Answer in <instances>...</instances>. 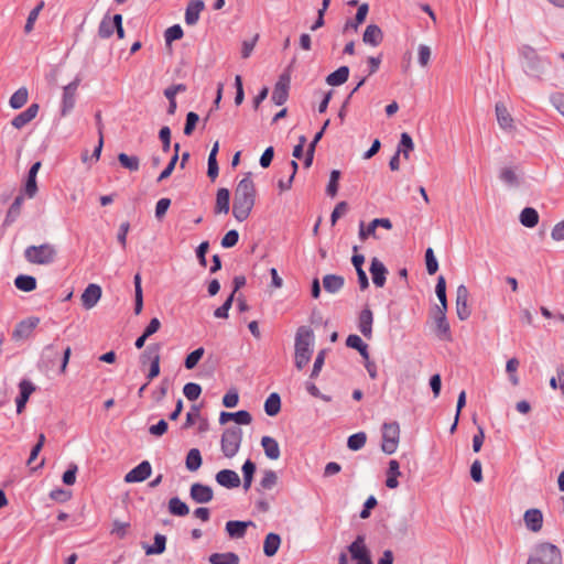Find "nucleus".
I'll return each instance as SVG.
<instances>
[{
  "label": "nucleus",
  "instance_id": "obj_9",
  "mask_svg": "<svg viewBox=\"0 0 564 564\" xmlns=\"http://www.w3.org/2000/svg\"><path fill=\"white\" fill-rule=\"evenodd\" d=\"M468 297H469L468 289L464 284L458 285L457 290H456L455 304H456V314L460 321H466L467 318H469V316L471 314V311H470V307L468 304Z\"/></svg>",
  "mask_w": 564,
  "mask_h": 564
},
{
  "label": "nucleus",
  "instance_id": "obj_13",
  "mask_svg": "<svg viewBox=\"0 0 564 564\" xmlns=\"http://www.w3.org/2000/svg\"><path fill=\"white\" fill-rule=\"evenodd\" d=\"M432 318L435 324V332H436L437 337L443 340H451L452 335H451L449 324L446 318V313H444L442 311L433 310Z\"/></svg>",
  "mask_w": 564,
  "mask_h": 564
},
{
  "label": "nucleus",
  "instance_id": "obj_25",
  "mask_svg": "<svg viewBox=\"0 0 564 564\" xmlns=\"http://www.w3.org/2000/svg\"><path fill=\"white\" fill-rule=\"evenodd\" d=\"M252 521H228L226 523V532L231 539H242L249 527H253Z\"/></svg>",
  "mask_w": 564,
  "mask_h": 564
},
{
  "label": "nucleus",
  "instance_id": "obj_29",
  "mask_svg": "<svg viewBox=\"0 0 564 564\" xmlns=\"http://www.w3.org/2000/svg\"><path fill=\"white\" fill-rule=\"evenodd\" d=\"M345 284V279L337 274H326L323 278V286L330 294L338 293Z\"/></svg>",
  "mask_w": 564,
  "mask_h": 564
},
{
  "label": "nucleus",
  "instance_id": "obj_33",
  "mask_svg": "<svg viewBox=\"0 0 564 564\" xmlns=\"http://www.w3.org/2000/svg\"><path fill=\"white\" fill-rule=\"evenodd\" d=\"M500 180L510 187H518L521 183V175L514 167H505L500 172Z\"/></svg>",
  "mask_w": 564,
  "mask_h": 564
},
{
  "label": "nucleus",
  "instance_id": "obj_21",
  "mask_svg": "<svg viewBox=\"0 0 564 564\" xmlns=\"http://www.w3.org/2000/svg\"><path fill=\"white\" fill-rule=\"evenodd\" d=\"M496 117L498 124L503 130L513 129V118L505 102L499 101L496 104Z\"/></svg>",
  "mask_w": 564,
  "mask_h": 564
},
{
  "label": "nucleus",
  "instance_id": "obj_63",
  "mask_svg": "<svg viewBox=\"0 0 564 564\" xmlns=\"http://www.w3.org/2000/svg\"><path fill=\"white\" fill-rule=\"evenodd\" d=\"M239 239V234L237 230H229L221 239V246L224 248H231L237 245Z\"/></svg>",
  "mask_w": 564,
  "mask_h": 564
},
{
  "label": "nucleus",
  "instance_id": "obj_7",
  "mask_svg": "<svg viewBox=\"0 0 564 564\" xmlns=\"http://www.w3.org/2000/svg\"><path fill=\"white\" fill-rule=\"evenodd\" d=\"M80 79L76 78L68 85L64 86L62 101H61V116L66 117L75 107L76 91L79 86Z\"/></svg>",
  "mask_w": 564,
  "mask_h": 564
},
{
  "label": "nucleus",
  "instance_id": "obj_47",
  "mask_svg": "<svg viewBox=\"0 0 564 564\" xmlns=\"http://www.w3.org/2000/svg\"><path fill=\"white\" fill-rule=\"evenodd\" d=\"M22 204L23 197L21 195L17 196L7 213L4 224L9 225L18 218Z\"/></svg>",
  "mask_w": 564,
  "mask_h": 564
},
{
  "label": "nucleus",
  "instance_id": "obj_40",
  "mask_svg": "<svg viewBox=\"0 0 564 564\" xmlns=\"http://www.w3.org/2000/svg\"><path fill=\"white\" fill-rule=\"evenodd\" d=\"M169 511L173 516L185 517L188 514L189 508L180 498L173 497L169 500Z\"/></svg>",
  "mask_w": 564,
  "mask_h": 564
},
{
  "label": "nucleus",
  "instance_id": "obj_23",
  "mask_svg": "<svg viewBox=\"0 0 564 564\" xmlns=\"http://www.w3.org/2000/svg\"><path fill=\"white\" fill-rule=\"evenodd\" d=\"M216 481L225 488H236L240 485L239 475L231 469H223L216 474Z\"/></svg>",
  "mask_w": 564,
  "mask_h": 564
},
{
  "label": "nucleus",
  "instance_id": "obj_12",
  "mask_svg": "<svg viewBox=\"0 0 564 564\" xmlns=\"http://www.w3.org/2000/svg\"><path fill=\"white\" fill-rule=\"evenodd\" d=\"M520 54L525 61L528 72L535 75L543 70V61L533 48L524 46L521 48Z\"/></svg>",
  "mask_w": 564,
  "mask_h": 564
},
{
  "label": "nucleus",
  "instance_id": "obj_17",
  "mask_svg": "<svg viewBox=\"0 0 564 564\" xmlns=\"http://www.w3.org/2000/svg\"><path fill=\"white\" fill-rule=\"evenodd\" d=\"M40 106L37 104L30 105L24 111L17 115L12 121L11 124L13 128L20 130L24 128L26 124H29L33 119L36 118L39 113Z\"/></svg>",
  "mask_w": 564,
  "mask_h": 564
},
{
  "label": "nucleus",
  "instance_id": "obj_46",
  "mask_svg": "<svg viewBox=\"0 0 564 564\" xmlns=\"http://www.w3.org/2000/svg\"><path fill=\"white\" fill-rule=\"evenodd\" d=\"M278 484V475L272 469H267L263 471L262 478L260 480V488L263 490H271Z\"/></svg>",
  "mask_w": 564,
  "mask_h": 564
},
{
  "label": "nucleus",
  "instance_id": "obj_54",
  "mask_svg": "<svg viewBox=\"0 0 564 564\" xmlns=\"http://www.w3.org/2000/svg\"><path fill=\"white\" fill-rule=\"evenodd\" d=\"M367 436L364 432H359L356 434H352L348 437L347 446L351 451H358L362 448L366 444Z\"/></svg>",
  "mask_w": 564,
  "mask_h": 564
},
{
  "label": "nucleus",
  "instance_id": "obj_20",
  "mask_svg": "<svg viewBox=\"0 0 564 564\" xmlns=\"http://www.w3.org/2000/svg\"><path fill=\"white\" fill-rule=\"evenodd\" d=\"M19 389H20V395L17 398L15 402H17V412L20 414L24 411L30 395L35 391V386L31 381L23 379L19 383Z\"/></svg>",
  "mask_w": 564,
  "mask_h": 564
},
{
  "label": "nucleus",
  "instance_id": "obj_43",
  "mask_svg": "<svg viewBox=\"0 0 564 564\" xmlns=\"http://www.w3.org/2000/svg\"><path fill=\"white\" fill-rule=\"evenodd\" d=\"M28 89L25 87H21L10 97L9 105L12 109H20L28 102Z\"/></svg>",
  "mask_w": 564,
  "mask_h": 564
},
{
  "label": "nucleus",
  "instance_id": "obj_27",
  "mask_svg": "<svg viewBox=\"0 0 564 564\" xmlns=\"http://www.w3.org/2000/svg\"><path fill=\"white\" fill-rule=\"evenodd\" d=\"M383 40V33L381 29L376 24H370L366 28L362 41L371 46H378Z\"/></svg>",
  "mask_w": 564,
  "mask_h": 564
},
{
  "label": "nucleus",
  "instance_id": "obj_2",
  "mask_svg": "<svg viewBox=\"0 0 564 564\" xmlns=\"http://www.w3.org/2000/svg\"><path fill=\"white\" fill-rule=\"evenodd\" d=\"M314 333L307 326H301L295 335V366L303 369L310 361L313 354Z\"/></svg>",
  "mask_w": 564,
  "mask_h": 564
},
{
  "label": "nucleus",
  "instance_id": "obj_51",
  "mask_svg": "<svg viewBox=\"0 0 564 564\" xmlns=\"http://www.w3.org/2000/svg\"><path fill=\"white\" fill-rule=\"evenodd\" d=\"M256 471V465L251 460H246L242 465V473H243V488L245 490H248L252 484L253 474Z\"/></svg>",
  "mask_w": 564,
  "mask_h": 564
},
{
  "label": "nucleus",
  "instance_id": "obj_26",
  "mask_svg": "<svg viewBox=\"0 0 564 564\" xmlns=\"http://www.w3.org/2000/svg\"><path fill=\"white\" fill-rule=\"evenodd\" d=\"M205 3L203 0H193L187 4L185 11V23L187 25H195L199 20V14L204 10Z\"/></svg>",
  "mask_w": 564,
  "mask_h": 564
},
{
  "label": "nucleus",
  "instance_id": "obj_36",
  "mask_svg": "<svg viewBox=\"0 0 564 564\" xmlns=\"http://www.w3.org/2000/svg\"><path fill=\"white\" fill-rule=\"evenodd\" d=\"M346 345L349 348L356 349L359 351L364 360L369 359L368 345L364 343V340L358 335H349L346 339Z\"/></svg>",
  "mask_w": 564,
  "mask_h": 564
},
{
  "label": "nucleus",
  "instance_id": "obj_31",
  "mask_svg": "<svg viewBox=\"0 0 564 564\" xmlns=\"http://www.w3.org/2000/svg\"><path fill=\"white\" fill-rule=\"evenodd\" d=\"M147 555H160L165 551L166 547V536L160 533L154 535L153 545L143 544L142 545Z\"/></svg>",
  "mask_w": 564,
  "mask_h": 564
},
{
  "label": "nucleus",
  "instance_id": "obj_16",
  "mask_svg": "<svg viewBox=\"0 0 564 564\" xmlns=\"http://www.w3.org/2000/svg\"><path fill=\"white\" fill-rule=\"evenodd\" d=\"M189 496L196 503H207L213 500L214 491L209 486L195 482L191 486Z\"/></svg>",
  "mask_w": 564,
  "mask_h": 564
},
{
  "label": "nucleus",
  "instance_id": "obj_58",
  "mask_svg": "<svg viewBox=\"0 0 564 564\" xmlns=\"http://www.w3.org/2000/svg\"><path fill=\"white\" fill-rule=\"evenodd\" d=\"M183 34V30L178 24L170 26L164 33L166 44L170 45L173 41L182 39Z\"/></svg>",
  "mask_w": 564,
  "mask_h": 564
},
{
  "label": "nucleus",
  "instance_id": "obj_11",
  "mask_svg": "<svg viewBox=\"0 0 564 564\" xmlns=\"http://www.w3.org/2000/svg\"><path fill=\"white\" fill-rule=\"evenodd\" d=\"M291 78L289 74H282L276 82L273 93L272 101L281 106L288 100Z\"/></svg>",
  "mask_w": 564,
  "mask_h": 564
},
{
  "label": "nucleus",
  "instance_id": "obj_18",
  "mask_svg": "<svg viewBox=\"0 0 564 564\" xmlns=\"http://www.w3.org/2000/svg\"><path fill=\"white\" fill-rule=\"evenodd\" d=\"M101 288L98 284H89L83 292L80 300L83 303V306L86 310H91L96 306V304L99 302L101 297Z\"/></svg>",
  "mask_w": 564,
  "mask_h": 564
},
{
  "label": "nucleus",
  "instance_id": "obj_44",
  "mask_svg": "<svg viewBox=\"0 0 564 564\" xmlns=\"http://www.w3.org/2000/svg\"><path fill=\"white\" fill-rule=\"evenodd\" d=\"M281 410V399L278 393H271L264 402V411L268 415L274 416Z\"/></svg>",
  "mask_w": 564,
  "mask_h": 564
},
{
  "label": "nucleus",
  "instance_id": "obj_42",
  "mask_svg": "<svg viewBox=\"0 0 564 564\" xmlns=\"http://www.w3.org/2000/svg\"><path fill=\"white\" fill-rule=\"evenodd\" d=\"M203 463L199 449L192 448L186 455L185 466L189 471H196Z\"/></svg>",
  "mask_w": 564,
  "mask_h": 564
},
{
  "label": "nucleus",
  "instance_id": "obj_32",
  "mask_svg": "<svg viewBox=\"0 0 564 564\" xmlns=\"http://www.w3.org/2000/svg\"><path fill=\"white\" fill-rule=\"evenodd\" d=\"M281 545V538L276 533H269L263 542V553L268 557H272L276 554Z\"/></svg>",
  "mask_w": 564,
  "mask_h": 564
},
{
  "label": "nucleus",
  "instance_id": "obj_34",
  "mask_svg": "<svg viewBox=\"0 0 564 564\" xmlns=\"http://www.w3.org/2000/svg\"><path fill=\"white\" fill-rule=\"evenodd\" d=\"M400 475L399 462L395 459L390 460L387 470L386 486L390 489H395L399 486L398 477Z\"/></svg>",
  "mask_w": 564,
  "mask_h": 564
},
{
  "label": "nucleus",
  "instance_id": "obj_45",
  "mask_svg": "<svg viewBox=\"0 0 564 564\" xmlns=\"http://www.w3.org/2000/svg\"><path fill=\"white\" fill-rule=\"evenodd\" d=\"M368 10H369V7L367 3H362L361 6H359L358 10H357V13L355 15V20L354 21H347L346 22V25H345V29H354V30H357L358 26L365 22L366 18H367V14H368Z\"/></svg>",
  "mask_w": 564,
  "mask_h": 564
},
{
  "label": "nucleus",
  "instance_id": "obj_14",
  "mask_svg": "<svg viewBox=\"0 0 564 564\" xmlns=\"http://www.w3.org/2000/svg\"><path fill=\"white\" fill-rule=\"evenodd\" d=\"M151 464L148 460H143L124 476V481L129 484L144 481L151 476Z\"/></svg>",
  "mask_w": 564,
  "mask_h": 564
},
{
  "label": "nucleus",
  "instance_id": "obj_57",
  "mask_svg": "<svg viewBox=\"0 0 564 564\" xmlns=\"http://www.w3.org/2000/svg\"><path fill=\"white\" fill-rule=\"evenodd\" d=\"M43 8H44V1H41L29 13V17H28V20H26V23H25V26H24V31L26 33H30L33 30L34 22L36 21L37 17H39V14H40V12L42 11Z\"/></svg>",
  "mask_w": 564,
  "mask_h": 564
},
{
  "label": "nucleus",
  "instance_id": "obj_38",
  "mask_svg": "<svg viewBox=\"0 0 564 564\" xmlns=\"http://www.w3.org/2000/svg\"><path fill=\"white\" fill-rule=\"evenodd\" d=\"M520 223L528 228H533L539 223V214L532 207H525L520 214Z\"/></svg>",
  "mask_w": 564,
  "mask_h": 564
},
{
  "label": "nucleus",
  "instance_id": "obj_5",
  "mask_svg": "<svg viewBox=\"0 0 564 564\" xmlns=\"http://www.w3.org/2000/svg\"><path fill=\"white\" fill-rule=\"evenodd\" d=\"M400 441V426L397 422L384 423L382 425V444L381 449L386 454H393Z\"/></svg>",
  "mask_w": 564,
  "mask_h": 564
},
{
  "label": "nucleus",
  "instance_id": "obj_41",
  "mask_svg": "<svg viewBox=\"0 0 564 564\" xmlns=\"http://www.w3.org/2000/svg\"><path fill=\"white\" fill-rule=\"evenodd\" d=\"M17 289L23 292H31L36 289V279L31 275L21 274L14 280Z\"/></svg>",
  "mask_w": 564,
  "mask_h": 564
},
{
  "label": "nucleus",
  "instance_id": "obj_62",
  "mask_svg": "<svg viewBox=\"0 0 564 564\" xmlns=\"http://www.w3.org/2000/svg\"><path fill=\"white\" fill-rule=\"evenodd\" d=\"M199 117L197 113L191 111L186 116V123L184 127V134L191 135L196 127V123L198 122Z\"/></svg>",
  "mask_w": 564,
  "mask_h": 564
},
{
  "label": "nucleus",
  "instance_id": "obj_49",
  "mask_svg": "<svg viewBox=\"0 0 564 564\" xmlns=\"http://www.w3.org/2000/svg\"><path fill=\"white\" fill-rule=\"evenodd\" d=\"M119 163L127 170L134 172L139 170L140 161L138 156H130L126 153H120L118 155Z\"/></svg>",
  "mask_w": 564,
  "mask_h": 564
},
{
  "label": "nucleus",
  "instance_id": "obj_53",
  "mask_svg": "<svg viewBox=\"0 0 564 564\" xmlns=\"http://www.w3.org/2000/svg\"><path fill=\"white\" fill-rule=\"evenodd\" d=\"M398 149H401V154L405 160L410 158V152L414 149V143L409 133H401L400 144Z\"/></svg>",
  "mask_w": 564,
  "mask_h": 564
},
{
  "label": "nucleus",
  "instance_id": "obj_6",
  "mask_svg": "<svg viewBox=\"0 0 564 564\" xmlns=\"http://www.w3.org/2000/svg\"><path fill=\"white\" fill-rule=\"evenodd\" d=\"M242 441L240 429H227L221 436V451L228 458H232L239 451Z\"/></svg>",
  "mask_w": 564,
  "mask_h": 564
},
{
  "label": "nucleus",
  "instance_id": "obj_3",
  "mask_svg": "<svg viewBox=\"0 0 564 564\" xmlns=\"http://www.w3.org/2000/svg\"><path fill=\"white\" fill-rule=\"evenodd\" d=\"M57 257V250L55 246L45 242L42 245L29 246L24 250V258L29 263L37 265H47L55 261Z\"/></svg>",
  "mask_w": 564,
  "mask_h": 564
},
{
  "label": "nucleus",
  "instance_id": "obj_61",
  "mask_svg": "<svg viewBox=\"0 0 564 564\" xmlns=\"http://www.w3.org/2000/svg\"><path fill=\"white\" fill-rule=\"evenodd\" d=\"M432 51L430 46L420 44L417 47L419 63L422 67H426L430 63Z\"/></svg>",
  "mask_w": 564,
  "mask_h": 564
},
{
  "label": "nucleus",
  "instance_id": "obj_50",
  "mask_svg": "<svg viewBox=\"0 0 564 564\" xmlns=\"http://www.w3.org/2000/svg\"><path fill=\"white\" fill-rule=\"evenodd\" d=\"M520 361L517 358H510L506 364V371L509 375V381L512 386H518L520 380L517 376V370L519 368Z\"/></svg>",
  "mask_w": 564,
  "mask_h": 564
},
{
  "label": "nucleus",
  "instance_id": "obj_64",
  "mask_svg": "<svg viewBox=\"0 0 564 564\" xmlns=\"http://www.w3.org/2000/svg\"><path fill=\"white\" fill-rule=\"evenodd\" d=\"M552 106L564 117V94L555 93L550 97Z\"/></svg>",
  "mask_w": 564,
  "mask_h": 564
},
{
  "label": "nucleus",
  "instance_id": "obj_52",
  "mask_svg": "<svg viewBox=\"0 0 564 564\" xmlns=\"http://www.w3.org/2000/svg\"><path fill=\"white\" fill-rule=\"evenodd\" d=\"M204 354L205 349L203 347H199L192 351L191 354H188L184 361L185 368L188 370L194 369L199 362V360L203 358Z\"/></svg>",
  "mask_w": 564,
  "mask_h": 564
},
{
  "label": "nucleus",
  "instance_id": "obj_24",
  "mask_svg": "<svg viewBox=\"0 0 564 564\" xmlns=\"http://www.w3.org/2000/svg\"><path fill=\"white\" fill-rule=\"evenodd\" d=\"M373 315L370 308H364L358 318V328L360 333L368 339L372 337Z\"/></svg>",
  "mask_w": 564,
  "mask_h": 564
},
{
  "label": "nucleus",
  "instance_id": "obj_22",
  "mask_svg": "<svg viewBox=\"0 0 564 564\" xmlns=\"http://www.w3.org/2000/svg\"><path fill=\"white\" fill-rule=\"evenodd\" d=\"M370 273L373 284L378 288H382L386 283L388 270L378 258H372L370 264Z\"/></svg>",
  "mask_w": 564,
  "mask_h": 564
},
{
  "label": "nucleus",
  "instance_id": "obj_35",
  "mask_svg": "<svg viewBox=\"0 0 564 564\" xmlns=\"http://www.w3.org/2000/svg\"><path fill=\"white\" fill-rule=\"evenodd\" d=\"M230 193L227 188H219L216 196V213L228 214L230 208Z\"/></svg>",
  "mask_w": 564,
  "mask_h": 564
},
{
  "label": "nucleus",
  "instance_id": "obj_10",
  "mask_svg": "<svg viewBox=\"0 0 564 564\" xmlns=\"http://www.w3.org/2000/svg\"><path fill=\"white\" fill-rule=\"evenodd\" d=\"M351 557L357 564H372L369 550L365 544V538L359 535L349 546Z\"/></svg>",
  "mask_w": 564,
  "mask_h": 564
},
{
  "label": "nucleus",
  "instance_id": "obj_37",
  "mask_svg": "<svg viewBox=\"0 0 564 564\" xmlns=\"http://www.w3.org/2000/svg\"><path fill=\"white\" fill-rule=\"evenodd\" d=\"M349 76V68L347 66H340L335 72L330 73L326 77V83L330 86H339L347 82Z\"/></svg>",
  "mask_w": 564,
  "mask_h": 564
},
{
  "label": "nucleus",
  "instance_id": "obj_15",
  "mask_svg": "<svg viewBox=\"0 0 564 564\" xmlns=\"http://www.w3.org/2000/svg\"><path fill=\"white\" fill-rule=\"evenodd\" d=\"M523 521L529 531L538 533L543 527V513L536 508L528 509L523 514Z\"/></svg>",
  "mask_w": 564,
  "mask_h": 564
},
{
  "label": "nucleus",
  "instance_id": "obj_60",
  "mask_svg": "<svg viewBox=\"0 0 564 564\" xmlns=\"http://www.w3.org/2000/svg\"><path fill=\"white\" fill-rule=\"evenodd\" d=\"M376 229H377V227L373 225V221H370V224L368 226H365V223L361 221L359 224V232H358L359 239L361 241H365L369 237L376 238L377 237Z\"/></svg>",
  "mask_w": 564,
  "mask_h": 564
},
{
  "label": "nucleus",
  "instance_id": "obj_48",
  "mask_svg": "<svg viewBox=\"0 0 564 564\" xmlns=\"http://www.w3.org/2000/svg\"><path fill=\"white\" fill-rule=\"evenodd\" d=\"M115 25H116L115 17L113 18L105 17L101 20L99 28H98L99 36L102 39H107V37L111 36L115 31Z\"/></svg>",
  "mask_w": 564,
  "mask_h": 564
},
{
  "label": "nucleus",
  "instance_id": "obj_28",
  "mask_svg": "<svg viewBox=\"0 0 564 564\" xmlns=\"http://www.w3.org/2000/svg\"><path fill=\"white\" fill-rule=\"evenodd\" d=\"M261 446L265 456L269 459L276 460L280 458L281 452L279 443L271 436H263L261 438Z\"/></svg>",
  "mask_w": 564,
  "mask_h": 564
},
{
  "label": "nucleus",
  "instance_id": "obj_55",
  "mask_svg": "<svg viewBox=\"0 0 564 564\" xmlns=\"http://www.w3.org/2000/svg\"><path fill=\"white\" fill-rule=\"evenodd\" d=\"M183 393L188 400L195 401L199 398L202 388L197 383L188 382L184 386Z\"/></svg>",
  "mask_w": 564,
  "mask_h": 564
},
{
  "label": "nucleus",
  "instance_id": "obj_4",
  "mask_svg": "<svg viewBox=\"0 0 564 564\" xmlns=\"http://www.w3.org/2000/svg\"><path fill=\"white\" fill-rule=\"evenodd\" d=\"M527 564H562V554L556 545L542 542L535 545Z\"/></svg>",
  "mask_w": 564,
  "mask_h": 564
},
{
  "label": "nucleus",
  "instance_id": "obj_59",
  "mask_svg": "<svg viewBox=\"0 0 564 564\" xmlns=\"http://www.w3.org/2000/svg\"><path fill=\"white\" fill-rule=\"evenodd\" d=\"M425 263L429 274H434L438 270V262L434 256L432 248H427L425 251Z\"/></svg>",
  "mask_w": 564,
  "mask_h": 564
},
{
  "label": "nucleus",
  "instance_id": "obj_30",
  "mask_svg": "<svg viewBox=\"0 0 564 564\" xmlns=\"http://www.w3.org/2000/svg\"><path fill=\"white\" fill-rule=\"evenodd\" d=\"M229 420H234L238 424H250L252 417L249 412L241 410L236 413L221 412L219 416L220 424L227 423Z\"/></svg>",
  "mask_w": 564,
  "mask_h": 564
},
{
  "label": "nucleus",
  "instance_id": "obj_1",
  "mask_svg": "<svg viewBox=\"0 0 564 564\" xmlns=\"http://www.w3.org/2000/svg\"><path fill=\"white\" fill-rule=\"evenodd\" d=\"M256 203V186L251 174L239 181L235 189L232 215L238 221L246 220Z\"/></svg>",
  "mask_w": 564,
  "mask_h": 564
},
{
  "label": "nucleus",
  "instance_id": "obj_19",
  "mask_svg": "<svg viewBox=\"0 0 564 564\" xmlns=\"http://www.w3.org/2000/svg\"><path fill=\"white\" fill-rule=\"evenodd\" d=\"M39 323L40 318L37 317H30L20 322L13 330V338L17 340L29 338Z\"/></svg>",
  "mask_w": 564,
  "mask_h": 564
},
{
  "label": "nucleus",
  "instance_id": "obj_56",
  "mask_svg": "<svg viewBox=\"0 0 564 564\" xmlns=\"http://www.w3.org/2000/svg\"><path fill=\"white\" fill-rule=\"evenodd\" d=\"M339 177H340V172L338 170H333L330 172L329 182H328V185L326 188V193L330 197H335L337 195Z\"/></svg>",
  "mask_w": 564,
  "mask_h": 564
},
{
  "label": "nucleus",
  "instance_id": "obj_8",
  "mask_svg": "<svg viewBox=\"0 0 564 564\" xmlns=\"http://www.w3.org/2000/svg\"><path fill=\"white\" fill-rule=\"evenodd\" d=\"M160 344H151L141 355L143 365L145 364V357H151V366L147 376L149 382L160 375Z\"/></svg>",
  "mask_w": 564,
  "mask_h": 564
},
{
  "label": "nucleus",
  "instance_id": "obj_39",
  "mask_svg": "<svg viewBox=\"0 0 564 564\" xmlns=\"http://www.w3.org/2000/svg\"><path fill=\"white\" fill-rule=\"evenodd\" d=\"M210 564H239V557L232 552L214 553L209 556Z\"/></svg>",
  "mask_w": 564,
  "mask_h": 564
}]
</instances>
